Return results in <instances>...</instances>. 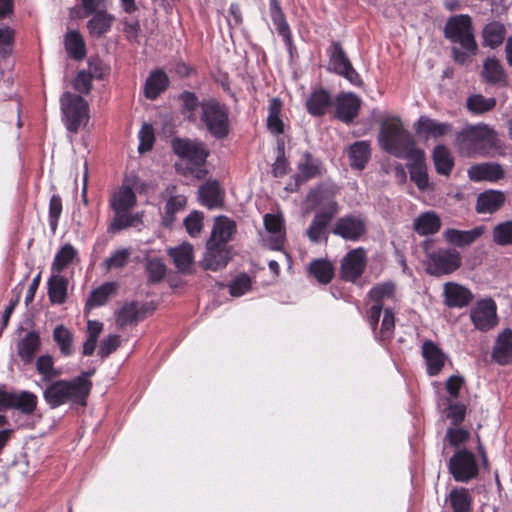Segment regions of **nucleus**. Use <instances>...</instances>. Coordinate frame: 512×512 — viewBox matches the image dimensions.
<instances>
[{
	"mask_svg": "<svg viewBox=\"0 0 512 512\" xmlns=\"http://www.w3.org/2000/svg\"><path fill=\"white\" fill-rule=\"evenodd\" d=\"M63 121L70 132H77L89 120L88 103L79 95L65 92L60 98Z\"/></svg>",
	"mask_w": 512,
	"mask_h": 512,
	"instance_id": "nucleus-6",
	"label": "nucleus"
},
{
	"mask_svg": "<svg viewBox=\"0 0 512 512\" xmlns=\"http://www.w3.org/2000/svg\"><path fill=\"white\" fill-rule=\"evenodd\" d=\"M493 358L501 365H506L512 361L511 329H505L498 335L493 349Z\"/></svg>",
	"mask_w": 512,
	"mask_h": 512,
	"instance_id": "nucleus-30",
	"label": "nucleus"
},
{
	"mask_svg": "<svg viewBox=\"0 0 512 512\" xmlns=\"http://www.w3.org/2000/svg\"><path fill=\"white\" fill-rule=\"evenodd\" d=\"M422 356L430 376L438 375L446 362V355L433 341L427 340L422 344Z\"/></svg>",
	"mask_w": 512,
	"mask_h": 512,
	"instance_id": "nucleus-19",
	"label": "nucleus"
},
{
	"mask_svg": "<svg viewBox=\"0 0 512 512\" xmlns=\"http://www.w3.org/2000/svg\"><path fill=\"white\" fill-rule=\"evenodd\" d=\"M461 264V254L456 249L440 248L426 255V271L432 276L452 274L460 268Z\"/></svg>",
	"mask_w": 512,
	"mask_h": 512,
	"instance_id": "nucleus-9",
	"label": "nucleus"
},
{
	"mask_svg": "<svg viewBox=\"0 0 512 512\" xmlns=\"http://www.w3.org/2000/svg\"><path fill=\"white\" fill-rule=\"evenodd\" d=\"M415 132L425 137L438 138L452 131V125L447 122H439L427 116H420L414 124Z\"/></svg>",
	"mask_w": 512,
	"mask_h": 512,
	"instance_id": "nucleus-21",
	"label": "nucleus"
},
{
	"mask_svg": "<svg viewBox=\"0 0 512 512\" xmlns=\"http://www.w3.org/2000/svg\"><path fill=\"white\" fill-rule=\"evenodd\" d=\"M329 222L330 215L316 214L306 232L310 241L319 242L324 237Z\"/></svg>",
	"mask_w": 512,
	"mask_h": 512,
	"instance_id": "nucleus-49",
	"label": "nucleus"
},
{
	"mask_svg": "<svg viewBox=\"0 0 512 512\" xmlns=\"http://www.w3.org/2000/svg\"><path fill=\"white\" fill-rule=\"evenodd\" d=\"M114 290L115 286L113 283H106L100 286L99 288L92 291L86 305L89 307H96L105 304Z\"/></svg>",
	"mask_w": 512,
	"mask_h": 512,
	"instance_id": "nucleus-54",
	"label": "nucleus"
},
{
	"mask_svg": "<svg viewBox=\"0 0 512 512\" xmlns=\"http://www.w3.org/2000/svg\"><path fill=\"white\" fill-rule=\"evenodd\" d=\"M167 252L178 271L191 272L194 263V248L191 244L183 242L176 247L168 248Z\"/></svg>",
	"mask_w": 512,
	"mask_h": 512,
	"instance_id": "nucleus-22",
	"label": "nucleus"
},
{
	"mask_svg": "<svg viewBox=\"0 0 512 512\" xmlns=\"http://www.w3.org/2000/svg\"><path fill=\"white\" fill-rule=\"evenodd\" d=\"M187 204V198L184 195H175L170 197L165 204V211L163 215V224L171 226L174 222L175 215L183 211Z\"/></svg>",
	"mask_w": 512,
	"mask_h": 512,
	"instance_id": "nucleus-47",
	"label": "nucleus"
},
{
	"mask_svg": "<svg viewBox=\"0 0 512 512\" xmlns=\"http://www.w3.org/2000/svg\"><path fill=\"white\" fill-rule=\"evenodd\" d=\"M68 281L60 274L53 273L48 279V296L53 304H62L67 297Z\"/></svg>",
	"mask_w": 512,
	"mask_h": 512,
	"instance_id": "nucleus-37",
	"label": "nucleus"
},
{
	"mask_svg": "<svg viewBox=\"0 0 512 512\" xmlns=\"http://www.w3.org/2000/svg\"><path fill=\"white\" fill-rule=\"evenodd\" d=\"M270 17L276 26L279 35L283 38L285 43L291 47L292 38L289 25L286 21L285 15L282 11L281 5L278 0H269Z\"/></svg>",
	"mask_w": 512,
	"mask_h": 512,
	"instance_id": "nucleus-33",
	"label": "nucleus"
},
{
	"mask_svg": "<svg viewBox=\"0 0 512 512\" xmlns=\"http://www.w3.org/2000/svg\"><path fill=\"white\" fill-rule=\"evenodd\" d=\"M444 304L449 308H464L473 299L471 290L456 282H446L443 286Z\"/></svg>",
	"mask_w": 512,
	"mask_h": 512,
	"instance_id": "nucleus-18",
	"label": "nucleus"
},
{
	"mask_svg": "<svg viewBox=\"0 0 512 512\" xmlns=\"http://www.w3.org/2000/svg\"><path fill=\"white\" fill-rule=\"evenodd\" d=\"M184 225L187 233L191 237L198 236L203 228V214L198 211H193L185 218Z\"/></svg>",
	"mask_w": 512,
	"mask_h": 512,
	"instance_id": "nucleus-57",
	"label": "nucleus"
},
{
	"mask_svg": "<svg viewBox=\"0 0 512 512\" xmlns=\"http://www.w3.org/2000/svg\"><path fill=\"white\" fill-rule=\"evenodd\" d=\"M448 469L457 482L467 483L478 475L476 457L467 449L454 453L449 460Z\"/></svg>",
	"mask_w": 512,
	"mask_h": 512,
	"instance_id": "nucleus-10",
	"label": "nucleus"
},
{
	"mask_svg": "<svg viewBox=\"0 0 512 512\" xmlns=\"http://www.w3.org/2000/svg\"><path fill=\"white\" fill-rule=\"evenodd\" d=\"M482 75L486 82L490 84L506 85L507 83L504 68L500 61L495 58H487L485 60Z\"/></svg>",
	"mask_w": 512,
	"mask_h": 512,
	"instance_id": "nucleus-39",
	"label": "nucleus"
},
{
	"mask_svg": "<svg viewBox=\"0 0 512 512\" xmlns=\"http://www.w3.org/2000/svg\"><path fill=\"white\" fill-rule=\"evenodd\" d=\"M36 370L41 375V381L51 382L54 378L61 375V372L55 368L54 359L51 355H41L36 360Z\"/></svg>",
	"mask_w": 512,
	"mask_h": 512,
	"instance_id": "nucleus-43",
	"label": "nucleus"
},
{
	"mask_svg": "<svg viewBox=\"0 0 512 512\" xmlns=\"http://www.w3.org/2000/svg\"><path fill=\"white\" fill-rule=\"evenodd\" d=\"M237 225L235 221L226 217L218 216L211 231V236L208 241L227 246L228 242L232 240L233 235L236 233Z\"/></svg>",
	"mask_w": 512,
	"mask_h": 512,
	"instance_id": "nucleus-23",
	"label": "nucleus"
},
{
	"mask_svg": "<svg viewBox=\"0 0 512 512\" xmlns=\"http://www.w3.org/2000/svg\"><path fill=\"white\" fill-rule=\"evenodd\" d=\"M309 271L320 283L327 284L333 277V266L330 262L321 259L314 260Z\"/></svg>",
	"mask_w": 512,
	"mask_h": 512,
	"instance_id": "nucleus-50",
	"label": "nucleus"
},
{
	"mask_svg": "<svg viewBox=\"0 0 512 512\" xmlns=\"http://www.w3.org/2000/svg\"><path fill=\"white\" fill-rule=\"evenodd\" d=\"M433 161L438 173L443 175H449L451 173L454 161L447 147L437 145L433 151Z\"/></svg>",
	"mask_w": 512,
	"mask_h": 512,
	"instance_id": "nucleus-41",
	"label": "nucleus"
},
{
	"mask_svg": "<svg viewBox=\"0 0 512 512\" xmlns=\"http://www.w3.org/2000/svg\"><path fill=\"white\" fill-rule=\"evenodd\" d=\"M441 225V218L435 211L422 212L413 221V229L420 236L438 233Z\"/></svg>",
	"mask_w": 512,
	"mask_h": 512,
	"instance_id": "nucleus-25",
	"label": "nucleus"
},
{
	"mask_svg": "<svg viewBox=\"0 0 512 512\" xmlns=\"http://www.w3.org/2000/svg\"><path fill=\"white\" fill-rule=\"evenodd\" d=\"M65 49L74 59L80 60L85 57V43L82 36L77 31H69L65 35Z\"/></svg>",
	"mask_w": 512,
	"mask_h": 512,
	"instance_id": "nucleus-44",
	"label": "nucleus"
},
{
	"mask_svg": "<svg viewBox=\"0 0 512 512\" xmlns=\"http://www.w3.org/2000/svg\"><path fill=\"white\" fill-rule=\"evenodd\" d=\"M322 173L321 162L314 158L309 152H305L297 165V173L295 174L296 183L305 182L315 178Z\"/></svg>",
	"mask_w": 512,
	"mask_h": 512,
	"instance_id": "nucleus-26",
	"label": "nucleus"
},
{
	"mask_svg": "<svg viewBox=\"0 0 512 512\" xmlns=\"http://www.w3.org/2000/svg\"><path fill=\"white\" fill-rule=\"evenodd\" d=\"M120 344V337L118 335H109L101 341L98 354L102 358H106L114 352Z\"/></svg>",
	"mask_w": 512,
	"mask_h": 512,
	"instance_id": "nucleus-64",
	"label": "nucleus"
},
{
	"mask_svg": "<svg viewBox=\"0 0 512 512\" xmlns=\"http://www.w3.org/2000/svg\"><path fill=\"white\" fill-rule=\"evenodd\" d=\"M367 232L366 221L359 214H347L334 223L331 233L345 241L356 242L362 239Z\"/></svg>",
	"mask_w": 512,
	"mask_h": 512,
	"instance_id": "nucleus-12",
	"label": "nucleus"
},
{
	"mask_svg": "<svg viewBox=\"0 0 512 512\" xmlns=\"http://www.w3.org/2000/svg\"><path fill=\"white\" fill-rule=\"evenodd\" d=\"M149 279L152 282L160 281L166 273V267L159 259H151L147 262Z\"/></svg>",
	"mask_w": 512,
	"mask_h": 512,
	"instance_id": "nucleus-63",
	"label": "nucleus"
},
{
	"mask_svg": "<svg viewBox=\"0 0 512 512\" xmlns=\"http://www.w3.org/2000/svg\"><path fill=\"white\" fill-rule=\"evenodd\" d=\"M199 198L207 208H218L223 203V191L217 181H208L199 188Z\"/></svg>",
	"mask_w": 512,
	"mask_h": 512,
	"instance_id": "nucleus-32",
	"label": "nucleus"
},
{
	"mask_svg": "<svg viewBox=\"0 0 512 512\" xmlns=\"http://www.w3.org/2000/svg\"><path fill=\"white\" fill-rule=\"evenodd\" d=\"M366 266V253L361 247L348 252L341 262V277L354 282L361 276Z\"/></svg>",
	"mask_w": 512,
	"mask_h": 512,
	"instance_id": "nucleus-15",
	"label": "nucleus"
},
{
	"mask_svg": "<svg viewBox=\"0 0 512 512\" xmlns=\"http://www.w3.org/2000/svg\"><path fill=\"white\" fill-rule=\"evenodd\" d=\"M347 156L353 169H364L371 157L370 142L365 140L354 142L348 147Z\"/></svg>",
	"mask_w": 512,
	"mask_h": 512,
	"instance_id": "nucleus-28",
	"label": "nucleus"
},
{
	"mask_svg": "<svg viewBox=\"0 0 512 512\" xmlns=\"http://www.w3.org/2000/svg\"><path fill=\"white\" fill-rule=\"evenodd\" d=\"M329 65L335 73L343 76L352 85H362L360 75L353 68L342 46L338 42H333L329 48Z\"/></svg>",
	"mask_w": 512,
	"mask_h": 512,
	"instance_id": "nucleus-13",
	"label": "nucleus"
},
{
	"mask_svg": "<svg viewBox=\"0 0 512 512\" xmlns=\"http://www.w3.org/2000/svg\"><path fill=\"white\" fill-rule=\"evenodd\" d=\"M331 104V96L324 89L314 90L306 100V108L312 116H322Z\"/></svg>",
	"mask_w": 512,
	"mask_h": 512,
	"instance_id": "nucleus-34",
	"label": "nucleus"
},
{
	"mask_svg": "<svg viewBox=\"0 0 512 512\" xmlns=\"http://www.w3.org/2000/svg\"><path fill=\"white\" fill-rule=\"evenodd\" d=\"M470 320L475 329L487 332L498 325L497 305L492 298L478 300L470 309Z\"/></svg>",
	"mask_w": 512,
	"mask_h": 512,
	"instance_id": "nucleus-11",
	"label": "nucleus"
},
{
	"mask_svg": "<svg viewBox=\"0 0 512 512\" xmlns=\"http://www.w3.org/2000/svg\"><path fill=\"white\" fill-rule=\"evenodd\" d=\"M378 142L383 150L400 159L419 161L424 156V151L416 147L414 138L397 117L381 123Z\"/></svg>",
	"mask_w": 512,
	"mask_h": 512,
	"instance_id": "nucleus-1",
	"label": "nucleus"
},
{
	"mask_svg": "<svg viewBox=\"0 0 512 512\" xmlns=\"http://www.w3.org/2000/svg\"><path fill=\"white\" fill-rule=\"evenodd\" d=\"M43 397L50 408L55 409L67 403L86 405L87 386L79 379L51 381L43 391Z\"/></svg>",
	"mask_w": 512,
	"mask_h": 512,
	"instance_id": "nucleus-5",
	"label": "nucleus"
},
{
	"mask_svg": "<svg viewBox=\"0 0 512 512\" xmlns=\"http://www.w3.org/2000/svg\"><path fill=\"white\" fill-rule=\"evenodd\" d=\"M136 203V194L128 185L123 184L112 193L109 205L114 212V216L109 226L110 232L116 233L143 224L144 212H130Z\"/></svg>",
	"mask_w": 512,
	"mask_h": 512,
	"instance_id": "nucleus-3",
	"label": "nucleus"
},
{
	"mask_svg": "<svg viewBox=\"0 0 512 512\" xmlns=\"http://www.w3.org/2000/svg\"><path fill=\"white\" fill-rule=\"evenodd\" d=\"M139 139H140V144H139V151L141 153L143 152H146V151H149L152 146H153V143H154V129L152 127V125L148 124V123H144L139 131Z\"/></svg>",
	"mask_w": 512,
	"mask_h": 512,
	"instance_id": "nucleus-59",
	"label": "nucleus"
},
{
	"mask_svg": "<svg viewBox=\"0 0 512 512\" xmlns=\"http://www.w3.org/2000/svg\"><path fill=\"white\" fill-rule=\"evenodd\" d=\"M395 328V316L391 309L385 308L379 332V339L384 341L392 338Z\"/></svg>",
	"mask_w": 512,
	"mask_h": 512,
	"instance_id": "nucleus-56",
	"label": "nucleus"
},
{
	"mask_svg": "<svg viewBox=\"0 0 512 512\" xmlns=\"http://www.w3.org/2000/svg\"><path fill=\"white\" fill-rule=\"evenodd\" d=\"M39 349L40 337L34 331L28 332L17 346L18 355L24 364H30Z\"/></svg>",
	"mask_w": 512,
	"mask_h": 512,
	"instance_id": "nucleus-35",
	"label": "nucleus"
},
{
	"mask_svg": "<svg viewBox=\"0 0 512 512\" xmlns=\"http://www.w3.org/2000/svg\"><path fill=\"white\" fill-rule=\"evenodd\" d=\"M444 33L451 42L458 43L472 54L477 53L478 46L474 38L472 21L468 15L461 14L449 18Z\"/></svg>",
	"mask_w": 512,
	"mask_h": 512,
	"instance_id": "nucleus-7",
	"label": "nucleus"
},
{
	"mask_svg": "<svg viewBox=\"0 0 512 512\" xmlns=\"http://www.w3.org/2000/svg\"><path fill=\"white\" fill-rule=\"evenodd\" d=\"M139 313V304L130 302L124 304L118 311L116 322L120 327L127 326L137 321Z\"/></svg>",
	"mask_w": 512,
	"mask_h": 512,
	"instance_id": "nucleus-53",
	"label": "nucleus"
},
{
	"mask_svg": "<svg viewBox=\"0 0 512 512\" xmlns=\"http://www.w3.org/2000/svg\"><path fill=\"white\" fill-rule=\"evenodd\" d=\"M201 121L208 132L217 139L229 134V116L227 109L219 102L209 100L201 105Z\"/></svg>",
	"mask_w": 512,
	"mask_h": 512,
	"instance_id": "nucleus-8",
	"label": "nucleus"
},
{
	"mask_svg": "<svg viewBox=\"0 0 512 512\" xmlns=\"http://www.w3.org/2000/svg\"><path fill=\"white\" fill-rule=\"evenodd\" d=\"M169 80L167 75L161 71H153L146 79L144 86V94L146 98L156 99L168 87Z\"/></svg>",
	"mask_w": 512,
	"mask_h": 512,
	"instance_id": "nucleus-36",
	"label": "nucleus"
},
{
	"mask_svg": "<svg viewBox=\"0 0 512 512\" xmlns=\"http://www.w3.org/2000/svg\"><path fill=\"white\" fill-rule=\"evenodd\" d=\"M264 226L267 234L263 236L265 245L272 250H280L285 240L282 218L279 215L266 214L264 216Z\"/></svg>",
	"mask_w": 512,
	"mask_h": 512,
	"instance_id": "nucleus-16",
	"label": "nucleus"
},
{
	"mask_svg": "<svg viewBox=\"0 0 512 512\" xmlns=\"http://www.w3.org/2000/svg\"><path fill=\"white\" fill-rule=\"evenodd\" d=\"M505 202V195L501 191L489 190L480 193L477 197L476 211L478 213H493L500 209Z\"/></svg>",
	"mask_w": 512,
	"mask_h": 512,
	"instance_id": "nucleus-31",
	"label": "nucleus"
},
{
	"mask_svg": "<svg viewBox=\"0 0 512 512\" xmlns=\"http://www.w3.org/2000/svg\"><path fill=\"white\" fill-rule=\"evenodd\" d=\"M468 176L472 181H497L504 176V171L499 164L481 163L468 169Z\"/></svg>",
	"mask_w": 512,
	"mask_h": 512,
	"instance_id": "nucleus-27",
	"label": "nucleus"
},
{
	"mask_svg": "<svg viewBox=\"0 0 512 512\" xmlns=\"http://www.w3.org/2000/svg\"><path fill=\"white\" fill-rule=\"evenodd\" d=\"M455 145L467 157L491 156L500 146L495 130L484 123L463 128L456 136Z\"/></svg>",
	"mask_w": 512,
	"mask_h": 512,
	"instance_id": "nucleus-2",
	"label": "nucleus"
},
{
	"mask_svg": "<svg viewBox=\"0 0 512 512\" xmlns=\"http://www.w3.org/2000/svg\"><path fill=\"white\" fill-rule=\"evenodd\" d=\"M130 257V251L126 248L120 249L112 253V255L106 259L105 264L107 269L111 268H122L124 267Z\"/></svg>",
	"mask_w": 512,
	"mask_h": 512,
	"instance_id": "nucleus-60",
	"label": "nucleus"
},
{
	"mask_svg": "<svg viewBox=\"0 0 512 512\" xmlns=\"http://www.w3.org/2000/svg\"><path fill=\"white\" fill-rule=\"evenodd\" d=\"M94 13L87 22V29L91 37L101 38L110 31L115 18L105 10H96Z\"/></svg>",
	"mask_w": 512,
	"mask_h": 512,
	"instance_id": "nucleus-29",
	"label": "nucleus"
},
{
	"mask_svg": "<svg viewBox=\"0 0 512 512\" xmlns=\"http://www.w3.org/2000/svg\"><path fill=\"white\" fill-rule=\"evenodd\" d=\"M172 147L175 154L180 158L176 166L183 175L197 179H203L206 176L205 162L209 150L204 143L197 140L177 138L172 141Z\"/></svg>",
	"mask_w": 512,
	"mask_h": 512,
	"instance_id": "nucleus-4",
	"label": "nucleus"
},
{
	"mask_svg": "<svg viewBox=\"0 0 512 512\" xmlns=\"http://www.w3.org/2000/svg\"><path fill=\"white\" fill-rule=\"evenodd\" d=\"M394 295L395 285L392 282L378 284L370 290L369 297L374 301V304L369 309L368 321L373 331H375L384 310V301L394 299Z\"/></svg>",
	"mask_w": 512,
	"mask_h": 512,
	"instance_id": "nucleus-14",
	"label": "nucleus"
},
{
	"mask_svg": "<svg viewBox=\"0 0 512 512\" xmlns=\"http://www.w3.org/2000/svg\"><path fill=\"white\" fill-rule=\"evenodd\" d=\"M493 241L501 246L512 245V221H505L495 226Z\"/></svg>",
	"mask_w": 512,
	"mask_h": 512,
	"instance_id": "nucleus-55",
	"label": "nucleus"
},
{
	"mask_svg": "<svg viewBox=\"0 0 512 512\" xmlns=\"http://www.w3.org/2000/svg\"><path fill=\"white\" fill-rule=\"evenodd\" d=\"M505 27L499 22H492L485 26L483 30L484 45L496 48L502 44L505 38Z\"/></svg>",
	"mask_w": 512,
	"mask_h": 512,
	"instance_id": "nucleus-45",
	"label": "nucleus"
},
{
	"mask_svg": "<svg viewBox=\"0 0 512 512\" xmlns=\"http://www.w3.org/2000/svg\"><path fill=\"white\" fill-rule=\"evenodd\" d=\"M281 110V100L278 98L271 99L268 106L267 128L275 135H279L284 132V123L280 118Z\"/></svg>",
	"mask_w": 512,
	"mask_h": 512,
	"instance_id": "nucleus-40",
	"label": "nucleus"
},
{
	"mask_svg": "<svg viewBox=\"0 0 512 512\" xmlns=\"http://www.w3.org/2000/svg\"><path fill=\"white\" fill-rule=\"evenodd\" d=\"M333 195L334 192L331 187L321 185L309 192L307 200L314 205H320L324 200L329 199Z\"/></svg>",
	"mask_w": 512,
	"mask_h": 512,
	"instance_id": "nucleus-61",
	"label": "nucleus"
},
{
	"mask_svg": "<svg viewBox=\"0 0 512 512\" xmlns=\"http://www.w3.org/2000/svg\"><path fill=\"white\" fill-rule=\"evenodd\" d=\"M496 105V99L486 98L480 94L472 95L467 99V107L476 114H481L492 110Z\"/></svg>",
	"mask_w": 512,
	"mask_h": 512,
	"instance_id": "nucleus-51",
	"label": "nucleus"
},
{
	"mask_svg": "<svg viewBox=\"0 0 512 512\" xmlns=\"http://www.w3.org/2000/svg\"><path fill=\"white\" fill-rule=\"evenodd\" d=\"M61 213L62 199L59 195H52L49 202V225L53 232H55L57 229Z\"/></svg>",
	"mask_w": 512,
	"mask_h": 512,
	"instance_id": "nucleus-58",
	"label": "nucleus"
},
{
	"mask_svg": "<svg viewBox=\"0 0 512 512\" xmlns=\"http://www.w3.org/2000/svg\"><path fill=\"white\" fill-rule=\"evenodd\" d=\"M424 159L425 155L419 161H408L411 179L420 190H425L428 186V175L425 170Z\"/></svg>",
	"mask_w": 512,
	"mask_h": 512,
	"instance_id": "nucleus-52",
	"label": "nucleus"
},
{
	"mask_svg": "<svg viewBox=\"0 0 512 512\" xmlns=\"http://www.w3.org/2000/svg\"><path fill=\"white\" fill-rule=\"evenodd\" d=\"M78 260V251L71 244L63 245L60 250L55 254L54 260L51 265L53 273L60 274L69 267L74 261Z\"/></svg>",
	"mask_w": 512,
	"mask_h": 512,
	"instance_id": "nucleus-38",
	"label": "nucleus"
},
{
	"mask_svg": "<svg viewBox=\"0 0 512 512\" xmlns=\"http://www.w3.org/2000/svg\"><path fill=\"white\" fill-rule=\"evenodd\" d=\"M230 259L227 246L207 241L206 252L201 265L206 270L217 271L224 268Z\"/></svg>",
	"mask_w": 512,
	"mask_h": 512,
	"instance_id": "nucleus-17",
	"label": "nucleus"
},
{
	"mask_svg": "<svg viewBox=\"0 0 512 512\" xmlns=\"http://www.w3.org/2000/svg\"><path fill=\"white\" fill-rule=\"evenodd\" d=\"M361 99L353 94L346 93L337 97L336 116L345 123H350L358 115Z\"/></svg>",
	"mask_w": 512,
	"mask_h": 512,
	"instance_id": "nucleus-20",
	"label": "nucleus"
},
{
	"mask_svg": "<svg viewBox=\"0 0 512 512\" xmlns=\"http://www.w3.org/2000/svg\"><path fill=\"white\" fill-rule=\"evenodd\" d=\"M454 512H470L472 498L466 488H454L448 496Z\"/></svg>",
	"mask_w": 512,
	"mask_h": 512,
	"instance_id": "nucleus-42",
	"label": "nucleus"
},
{
	"mask_svg": "<svg viewBox=\"0 0 512 512\" xmlns=\"http://www.w3.org/2000/svg\"><path fill=\"white\" fill-rule=\"evenodd\" d=\"M37 396L27 390L20 391L16 395L14 409L21 411L25 415H32L37 408Z\"/></svg>",
	"mask_w": 512,
	"mask_h": 512,
	"instance_id": "nucleus-48",
	"label": "nucleus"
},
{
	"mask_svg": "<svg viewBox=\"0 0 512 512\" xmlns=\"http://www.w3.org/2000/svg\"><path fill=\"white\" fill-rule=\"evenodd\" d=\"M484 232V226H478L471 230L449 228L443 232V237L449 244L457 247H465L474 243Z\"/></svg>",
	"mask_w": 512,
	"mask_h": 512,
	"instance_id": "nucleus-24",
	"label": "nucleus"
},
{
	"mask_svg": "<svg viewBox=\"0 0 512 512\" xmlns=\"http://www.w3.org/2000/svg\"><path fill=\"white\" fill-rule=\"evenodd\" d=\"M53 339L59 346L62 355L70 356L73 353V334L68 328L63 325L56 326L53 331Z\"/></svg>",
	"mask_w": 512,
	"mask_h": 512,
	"instance_id": "nucleus-46",
	"label": "nucleus"
},
{
	"mask_svg": "<svg viewBox=\"0 0 512 512\" xmlns=\"http://www.w3.org/2000/svg\"><path fill=\"white\" fill-rule=\"evenodd\" d=\"M251 287L250 278L243 274L238 276L230 285V294L234 297H240L244 295Z\"/></svg>",
	"mask_w": 512,
	"mask_h": 512,
	"instance_id": "nucleus-62",
	"label": "nucleus"
}]
</instances>
